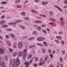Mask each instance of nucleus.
Returning <instances> with one entry per match:
<instances>
[{"label": "nucleus", "instance_id": "1", "mask_svg": "<svg viewBox=\"0 0 67 67\" xmlns=\"http://www.w3.org/2000/svg\"><path fill=\"white\" fill-rule=\"evenodd\" d=\"M15 62L16 63V64L15 65ZM18 63V64H19V65L20 64V61L19 60V57H18L17 58V59L16 61H15V59H13V60L12 62V67H14V65H15L14 67H18L19 65H18V63Z\"/></svg>", "mask_w": 67, "mask_h": 67}, {"label": "nucleus", "instance_id": "2", "mask_svg": "<svg viewBox=\"0 0 67 67\" xmlns=\"http://www.w3.org/2000/svg\"><path fill=\"white\" fill-rule=\"evenodd\" d=\"M26 52H27V49H25L22 52L23 54H24V55L23 56V59H24L26 57V56L27 55V53Z\"/></svg>", "mask_w": 67, "mask_h": 67}, {"label": "nucleus", "instance_id": "3", "mask_svg": "<svg viewBox=\"0 0 67 67\" xmlns=\"http://www.w3.org/2000/svg\"><path fill=\"white\" fill-rule=\"evenodd\" d=\"M22 20H18L16 21L15 22H12L9 23V25H14V24H16V23H18V22H22Z\"/></svg>", "mask_w": 67, "mask_h": 67}, {"label": "nucleus", "instance_id": "4", "mask_svg": "<svg viewBox=\"0 0 67 67\" xmlns=\"http://www.w3.org/2000/svg\"><path fill=\"white\" fill-rule=\"evenodd\" d=\"M9 35L10 36L12 37V38L13 40H14L15 39V40H16V38H15V36H14V35L13 34H11Z\"/></svg>", "mask_w": 67, "mask_h": 67}, {"label": "nucleus", "instance_id": "5", "mask_svg": "<svg viewBox=\"0 0 67 67\" xmlns=\"http://www.w3.org/2000/svg\"><path fill=\"white\" fill-rule=\"evenodd\" d=\"M37 40L39 41H42L45 40V38L43 37H38L37 38Z\"/></svg>", "mask_w": 67, "mask_h": 67}, {"label": "nucleus", "instance_id": "6", "mask_svg": "<svg viewBox=\"0 0 67 67\" xmlns=\"http://www.w3.org/2000/svg\"><path fill=\"white\" fill-rule=\"evenodd\" d=\"M4 51L3 49H2L0 48V53L1 54H3L4 53Z\"/></svg>", "mask_w": 67, "mask_h": 67}, {"label": "nucleus", "instance_id": "7", "mask_svg": "<svg viewBox=\"0 0 67 67\" xmlns=\"http://www.w3.org/2000/svg\"><path fill=\"white\" fill-rule=\"evenodd\" d=\"M48 3L47 2H42V5H44V6H46V5H47Z\"/></svg>", "mask_w": 67, "mask_h": 67}, {"label": "nucleus", "instance_id": "8", "mask_svg": "<svg viewBox=\"0 0 67 67\" xmlns=\"http://www.w3.org/2000/svg\"><path fill=\"white\" fill-rule=\"evenodd\" d=\"M22 43L21 42H20L19 43L18 45V47L19 48H21V47H22V46L23 45Z\"/></svg>", "mask_w": 67, "mask_h": 67}, {"label": "nucleus", "instance_id": "9", "mask_svg": "<svg viewBox=\"0 0 67 67\" xmlns=\"http://www.w3.org/2000/svg\"><path fill=\"white\" fill-rule=\"evenodd\" d=\"M34 23H42V22L41 21L38 20H36L34 21Z\"/></svg>", "mask_w": 67, "mask_h": 67}, {"label": "nucleus", "instance_id": "10", "mask_svg": "<svg viewBox=\"0 0 67 67\" xmlns=\"http://www.w3.org/2000/svg\"><path fill=\"white\" fill-rule=\"evenodd\" d=\"M43 44L45 46L47 47L48 46V44L47 42H43Z\"/></svg>", "mask_w": 67, "mask_h": 67}, {"label": "nucleus", "instance_id": "11", "mask_svg": "<svg viewBox=\"0 0 67 67\" xmlns=\"http://www.w3.org/2000/svg\"><path fill=\"white\" fill-rule=\"evenodd\" d=\"M5 23V21L4 20L0 22V24H1V25L4 24Z\"/></svg>", "mask_w": 67, "mask_h": 67}, {"label": "nucleus", "instance_id": "12", "mask_svg": "<svg viewBox=\"0 0 67 67\" xmlns=\"http://www.w3.org/2000/svg\"><path fill=\"white\" fill-rule=\"evenodd\" d=\"M31 11L32 12H33V13H35V14H38V12H37L35 11V10H34L33 9H32L31 10Z\"/></svg>", "mask_w": 67, "mask_h": 67}, {"label": "nucleus", "instance_id": "13", "mask_svg": "<svg viewBox=\"0 0 67 67\" xmlns=\"http://www.w3.org/2000/svg\"><path fill=\"white\" fill-rule=\"evenodd\" d=\"M42 63L40 62L39 63L38 65L39 66H42L45 63V62H42Z\"/></svg>", "mask_w": 67, "mask_h": 67}, {"label": "nucleus", "instance_id": "14", "mask_svg": "<svg viewBox=\"0 0 67 67\" xmlns=\"http://www.w3.org/2000/svg\"><path fill=\"white\" fill-rule=\"evenodd\" d=\"M19 26L20 27V28L21 29H25V27L23 26H22L21 25H20Z\"/></svg>", "mask_w": 67, "mask_h": 67}, {"label": "nucleus", "instance_id": "15", "mask_svg": "<svg viewBox=\"0 0 67 67\" xmlns=\"http://www.w3.org/2000/svg\"><path fill=\"white\" fill-rule=\"evenodd\" d=\"M55 7L56 8H57V9H58L59 10V11H61V12H63V10H62V9H61L60 8L56 6H55Z\"/></svg>", "mask_w": 67, "mask_h": 67}, {"label": "nucleus", "instance_id": "16", "mask_svg": "<svg viewBox=\"0 0 67 67\" xmlns=\"http://www.w3.org/2000/svg\"><path fill=\"white\" fill-rule=\"evenodd\" d=\"M16 3H20V0H16L15 2Z\"/></svg>", "mask_w": 67, "mask_h": 67}, {"label": "nucleus", "instance_id": "17", "mask_svg": "<svg viewBox=\"0 0 67 67\" xmlns=\"http://www.w3.org/2000/svg\"><path fill=\"white\" fill-rule=\"evenodd\" d=\"M42 53H45L46 52L44 48H42Z\"/></svg>", "mask_w": 67, "mask_h": 67}, {"label": "nucleus", "instance_id": "18", "mask_svg": "<svg viewBox=\"0 0 67 67\" xmlns=\"http://www.w3.org/2000/svg\"><path fill=\"white\" fill-rule=\"evenodd\" d=\"M24 19H25V20H30V18L29 17H25L24 18Z\"/></svg>", "mask_w": 67, "mask_h": 67}, {"label": "nucleus", "instance_id": "19", "mask_svg": "<svg viewBox=\"0 0 67 67\" xmlns=\"http://www.w3.org/2000/svg\"><path fill=\"white\" fill-rule=\"evenodd\" d=\"M42 31V32L43 33H44L45 34H47V32H46V30L44 29H43Z\"/></svg>", "mask_w": 67, "mask_h": 67}, {"label": "nucleus", "instance_id": "20", "mask_svg": "<svg viewBox=\"0 0 67 67\" xmlns=\"http://www.w3.org/2000/svg\"><path fill=\"white\" fill-rule=\"evenodd\" d=\"M1 3L2 4H7V3H8V2H1Z\"/></svg>", "mask_w": 67, "mask_h": 67}, {"label": "nucleus", "instance_id": "21", "mask_svg": "<svg viewBox=\"0 0 67 67\" xmlns=\"http://www.w3.org/2000/svg\"><path fill=\"white\" fill-rule=\"evenodd\" d=\"M7 44L9 46H11V43H10V42L8 41H7Z\"/></svg>", "mask_w": 67, "mask_h": 67}, {"label": "nucleus", "instance_id": "22", "mask_svg": "<svg viewBox=\"0 0 67 67\" xmlns=\"http://www.w3.org/2000/svg\"><path fill=\"white\" fill-rule=\"evenodd\" d=\"M37 29L38 31H40L41 30V26L37 27Z\"/></svg>", "mask_w": 67, "mask_h": 67}, {"label": "nucleus", "instance_id": "23", "mask_svg": "<svg viewBox=\"0 0 67 67\" xmlns=\"http://www.w3.org/2000/svg\"><path fill=\"white\" fill-rule=\"evenodd\" d=\"M49 14L51 16H53V15L54 13H53V12L52 11H50V12Z\"/></svg>", "mask_w": 67, "mask_h": 67}, {"label": "nucleus", "instance_id": "24", "mask_svg": "<svg viewBox=\"0 0 67 67\" xmlns=\"http://www.w3.org/2000/svg\"><path fill=\"white\" fill-rule=\"evenodd\" d=\"M35 45L31 46L29 47V49H31V48H34V47H35Z\"/></svg>", "mask_w": 67, "mask_h": 67}, {"label": "nucleus", "instance_id": "25", "mask_svg": "<svg viewBox=\"0 0 67 67\" xmlns=\"http://www.w3.org/2000/svg\"><path fill=\"white\" fill-rule=\"evenodd\" d=\"M4 59L5 60L7 61L8 60V56H5L4 58Z\"/></svg>", "mask_w": 67, "mask_h": 67}, {"label": "nucleus", "instance_id": "26", "mask_svg": "<svg viewBox=\"0 0 67 67\" xmlns=\"http://www.w3.org/2000/svg\"><path fill=\"white\" fill-rule=\"evenodd\" d=\"M32 55H29L28 56V59H30V58H32Z\"/></svg>", "mask_w": 67, "mask_h": 67}, {"label": "nucleus", "instance_id": "27", "mask_svg": "<svg viewBox=\"0 0 67 67\" xmlns=\"http://www.w3.org/2000/svg\"><path fill=\"white\" fill-rule=\"evenodd\" d=\"M13 57H15V56H16V55H17V53L16 52H15L13 54Z\"/></svg>", "mask_w": 67, "mask_h": 67}, {"label": "nucleus", "instance_id": "28", "mask_svg": "<svg viewBox=\"0 0 67 67\" xmlns=\"http://www.w3.org/2000/svg\"><path fill=\"white\" fill-rule=\"evenodd\" d=\"M32 34L34 35H37V32L36 31H34Z\"/></svg>", "mask_w": 67, "mask_h": 67}, {"label": "nucleus", "instance_id": "29", "mask_svg": "<svg viewBox=\"0 0 67 67\" xmlns=\"http://www.w3.org/2000/svg\"><path fill=\"white\" fill-rule=\"evenodd\" d=\"M33 58L29 62V63L28 62V63H29V64H30V63L32 64L33 62Z\"/></svg>", "mask_w": 67, "mask_h": 67}, {"label": "nucleus", "instance_id": "30", "mask_svg": "<svg viewBox=\"0 0 67 67\" xmlns=\"http://www.w3.org/2000/svg\"><path fill=\"white\" fill-rule=\"evenodd\" d=\"M2 27H8V25H2Z\"/></svg>", "mask_w": 67, "mask_h": 67}, {"label": "nucleus", "instance_id": "31", "mask_svg": "<svg viewBox=\"0 0 67 67\" xmlns=\"http://www.w3.org/2000/svg\"><path fill=\"white\" fill-rule=\"evenodd\" d=\"M32 65L34 66V67H36L37 66V64H32Z\"/></svg>", "mask_w": 67, "mask_h": 67}, {"label": "nucleus", "instance_id": "32", "mask_svg": "<svg viewBox=\"0 0 67 67\" xmlns=\"http://www.w3.org/2000/svg\"><path fill=\"white\" fill-rule=\"evenodd\" d=\"M9 52L10 53H11L12 52V51H13L12 49L10 48H9Z\"/></svg>", "mask_w": 67, "mask_h": 67}, {"label": "nucleus", "instance_id": "33", "mask_svg": "<svg viewBox=\"0 0 67 67\" xmlns=\"http://www.w3.org/2000/svg\"><path fill=\"white\" fill-rule=\"evenodd\" d=\"M65 22L64 21H62L61 23V25H65Z\"/></svg>", "mask_w": 67, "mask_h": 67}, {"label": "nucleus", "instance_id": "34", "mask_svg": "<svg viewBox=\"0 0 67 67\" xmlns=\"http://www.w3.org/2000/svg\"><path fill=\"white\" fill-rule=\"evenodd\" d=\"M55 41L58 44H59L60 43V41L57 40H55Z\"/></svg>", "mask_w": 67, "mask_h": 67}, {"label": "nucleus", "instance_id": "35", "mask_svg": "<svg viewBox=\"0 0 67 67\" xmlns=\"http://www.w3.org/2000/svg\"><path fill=\"white\" fill-rule=\"evenodd\" d=\"M37 45H39V46H41V47H43V45H42V44H40V43H37Z\"/></svg>", "mask_w": 67, "mask_h": 67}, {"label": "nucleus", "instance_id": "36", "mask_svg": "<svg viewBox=\"0 0 67 67\" xmlns=\"http://www.w3.org/2000/svg\"><path fill=\"white\" fill-rule=\"evenodd\" d=\"M22 55L21 54V52H20L19 53V54H18V56L19 57V56H22Z\"/></svg>", "mask_w": 67, "mask_h": 67}, {"label": "nucleus", "instance_id": "37", "mask_svg": "<svg viewBox=\"0 0 67 67\" xmlns=\"http://www.w3.org/2000/svg\"><path fill=\"white\" fill-rule=\"evenodd\" d=\"M16 7L17 8H22V7L19 5L17 6Z\"/></svg>", "mask_w": 67, "mask_h": 67}, {"label": "nucleus", "instance_id": "38", "mask_svg": "<svg viewBox=\"0 0 67 67\" xmlns=\"http://www.w3.org/2000/svg\"><path fill=\"white\" fill-rule=\"evenodd\" d=\"M60 62L61 63H62L63 62V59L62 57L60 58Z\"/></svg>", "mask_w": 67, "mask_h": 67}, {"label": "nucleus", "instance_id": "39", "mask_svg": "<svg viewBox=\"0 0 67 67\" xmlns=\"http://www.w3.org/2000/svg\"><path fill=\"white\" fill-rule=\"evenodd\" d=\"M2 67H5V65H4V62L2 63Z\"/></svg>", "mask_w": 67, "mask_h": 67}, {"label": "nucleus", "instance_id": "40", "mask_svg": "<svg viewBox=\"0 0 67 67\" xmlns=\"http://www.w3.org/2000/svg\"><path fill=\"white\" fill-rule=\"evenodd\" d=\"M22 14L23 15V16H25L26 14L25 12H22Z\"/></svg>", "mask_w": 67, "mask_h": 67}, {"label": "nucleus", "instance_id": "41", "mask_svg": "<svg viewBox=\"0 0 67 67\" xmlns=\"http://www.w3.org/2000/svg\"><path fill=\"white\" fill-rule=\"evenodd\" d=\"M6 30H7V31H9V32H10L12 31L11 29H10L9 28L7 29Z\"/></svg>", "mask_w": 67, "mask_h": 67}, {"label": "nucleus", "instance_id": "42", "mask_svg": "<svg viewBox=\"0 0 67 67\" xmlns=\"http://www.w3.org/2000/svg\"><path fill=\"white\" fill-rule=\"evenodd\" d=\"M12 62V60H11L10 59L9 61V66H11V62Z\"/></svg>", "mask_w": 67, "mask_h": 67}, {"label": "nucleus", "instance_id": "43", "mask_svg": "<svg viewBox=\"0 0 67 67\" xmlns=\"http://www.w3.org/2000/svg\"><path fill=\"white\" fill-rule=\"evenodd\" d=\"M49 55L51 58H52L53 57V54H49Z\"/></svg>", "mask_w": 67, "mask_h": 67}, {"label": "nucleus", "instance_id": "44", "mask_svg": "<svg viewBox=\"0 0 67 67\" xmlns=\"http://www.w3.org/2000/svg\"><path fill=\"white\" fill-rule=\"evenodd\" d=\"M38 59V57H37L35 59V62H37V61Z\"/></svg>", "mask_w": 67, "mask_h": 67}, {"label": "nucleus", "instance_id": "45", "mask_svg": "<svg viewBox=\"0 0 67 67\" xmlns=\"http://www.w3.org/2000/svg\"><path fill=\"white\" fill-rule=\"evenodd\" d=\"M6 37L7 39H9V36L7 35L6 36Z\"/></svg>", "mask_w": 67, "mask_h": 67}, {"label": "nucleus", "instance_id": "46", "mask_svg": "<svg viewBox=\"0 0 67 67\" xmlns=\"http://www.w3.org/2000/svg\"><path fill=\"white\" fill-rule=\"evenodd\" d=\"M60 19L61 21H63V20H64V19L62 17H61Z\"/></svg>", "mask_w": 67, "mask_h": 67}, {"label": "nucleus", "instance_id": "47", "mask_svg": "<svg viewBox=\"0 0 67 67\" xmlns=\"http://www.w3.org/2000/svg\"><path fill=\"white\" fill-rule=\"evenodd\" d=\"M64 3L66 4H67V0H65L64 1Z\"/></svg>", "mask_w": 67, "mask_h": 67}, {"label": "nucleus", "instance_id": "48", "mask_svg": "<svg viewBox=\"0 0 67 67\" xmlns=\"http://www.w3.org/2000/svg\"><path fill=\"white\" fill-rule=\"evenodd\" d=\"M41 26H42V27H46V25L44 24H42L41 25Z\"/></svg>", "mask_w": 67, "mask_h": 67}, {"label": "nucleus", "instance_id": "49", "mask_svg": "<svg viewBox=\"0 0 67 67\" xmlns=\"http://www.w3.org/2000/svg\"><path fill=\"white\" fill-rule=\"evenodd\" d=\"M33 39H34V38L33 37L29 39V40L31 41V40H33Z\"/></svg>", "mask_w": 67, "mask_h": 67}, {"label": "nucleus", "instance_id": "50", "mask_svg": "<svg viewBox=\"0 0 67 67\" xmlns=\"http://www.w3.org/2000/svg\"><path fill=\"white\" fill-rule=\"evenodd\" d=\"M61 43L62 45L64 44V41H61Z\"/></svg>", "mask_w": 67, "mask_h": 67}, {"label": "nucleus", "instance_id": "51", "mask_svg": "<svg viewBox=\"0 0 67 67\" xmlns=\"http://www.w3.org/2000/svg\"><path fill=\"white\" fill-rule=\"evenodd\" d=\"M5 17V16L4 15H3L1 17V19H4Z\"/></svg>", "mask_w": 67, "mask_h": 67}, {"label": "nucleus", "instance_id": "52", "mask_svg": "<svg viewBox=\"0 0 67 67\" xmlns=\"http://www.w3.org/2000/svg\"><path fill=\"white\" fill-rule=\"evenodd\" d=\"M48 52L50 54L51 53V50L50 49H48Z\"/></svg>", "mask_w": 67, "mask_h": 67}, {"label": "nucleus", "instance_id": "53", "mask_svg": "<svg viewBox=\"0 0 67 67\" xmlns=\"http://www.w3.org/2000/svg\"><path fill=\"white\" fill-rule=\"evenodd\" d=\"M47 58L46 57H45V58L44 60V62H46V60H47Z\"/></svg>", "mask_w": 67, "mask_h": 67}, {"label": "nucleus", "instance_id": "54", "mask_svg": "<svg viewBox=\"0 0 67 67\" xmlns=\"http://www.w3.org/2000/svg\"><path fill=\"white\" fill-rule=\"evenodd\" d=\"M62 52L63 54H65V51H62Z\"/></svg>", "mask_w": 67, "mask_h": 67}, {"label": "nucleus", "instance_id": "55", "mask_svg": "<svg viewBox=\"0 0 67 67\" xmlns=\"http://www.w3.org/2000/svg\"><path fill=\"white\" fill-rule=\"evenodd\" d=\"M34 1L36 2H39V0H35Z\"/></svg>", "mask_w": 67, "mask_h": 67}, {"label": "nucleus", "instance_id": "56", "mask_svg": "<svg viewBox=\"0 0 67 67\" xmlns=\"http://www.w3.org/2000/svg\"><path fill=\"white\" fill-rule=\"evenodd\" d=\"M55 51H53L52 53L53 54H55Z\"/></svg>", "mask_w": 67, "mask_h": 67}, {"label": "nucleus", "instance_id": "57", "mask_svg": "<svg viewBox=\"0 0 67 67\" xmlns=\"http://www.w3.org/2000/svg\"><path fill=\"white\" fill-rule=\"evenodd\" d=\"M13 47L14 48H15L16 47V46L15 45H14L13 46Z\"/></svg>", "mask_w": 67, "mask_h": 67}, {"label": "nucleus", "instance_id": "58", "mask_svg": "<svg viewBox=\"0 0 67 67\" xmlns=\"http://www.w3.org/2000/svg\"><path fill=\"white\" fill-rule=\"evenodd\" d=\"M42 17H44V18H46V16L45 15H42Z\"/></svg>", "mask_w": 67, "mask_h": 67}, {"label": "nucleus", "instance_id": "59", "mask_svg": "<svg viewBox=\"0 0 67 67\" xmlns=\"http://www.w3.org/2000/svg\"><path fill=\"white\" fill-rule=\"evenodd\" d=\"M51 21H56V20L53 18Z\"/></svg>", "mask_w": 67, "mask_h": 67}, {"label": "nucleus", "instance_id": "60", "mask_svg": "<svg viewBox=\"0 0 67 67\" xmlns=\"http://www.w3.org/2000/svg\"><path fill=\"white\" fill-rule=\"evenodd\" d=\"M58 66H60V64L59 63H58Z\"/></svg>", "mask_w": 67, "mask_h": 67}, {"label": "nucleus", "instance_id": "61", "mask_svg": "<svg viewBox=\"0 0 67 67\" xmlns=\"http://www.w3.org/2000/svg\"><path fill=\"white\" fill-rule=\"evenodd\" d=\"M64 12L66 13V14H67V11L66 10H64Z\"/></svg>", "mask_w": 67, "mask_h": 67}, {"label": "nucleus", "instance_id": "62", "mask_svg": "<svg viewBox=\"0 0 67 67\" xmlns=\"http://www.w3.org/2000/svg\"><path fill=\"white\" fill-rule=\"evenodd\" d=\"M64 9H66V8H67V6H64Z\"/></svg>", "mask_w": 67, "mask_h": 67}, {"label": "nucleus", "instance_id": "63", "mask_svg": "<svg viewBox=\"0 0 67 67\" xmlns=\"http://www.w3.org/2000/svg\"><path fill=\"white\" fill-rule=\"evenodd\" d=\"M54 18H51L50 19V21H52V20H53V19Z\"/></svg>", "mask_w": 67, "mask_h": 67}, {"label": "nucleus", "instance_id": "64", "mask_svg": "<svg viewBox=\"0 0 67 67\" xmlns=\"http://www.w3.org/2000/svg\"><path fill=\"white\" fill-rule=\"evenodd\" d=\"M0 39H1V40H2V37L1 36H0Z\"/></svg>", "mask_w": 67, "mask_h": 67}]
</instances>
